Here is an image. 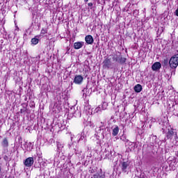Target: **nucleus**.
<instances>
[{
	"instance_id": "obj_1",
	"label": "nucleus",
	"mask_w": 178,
	"mask_h": 178,
	"mask_svg": "<svg viewBox=\"0 0 178 178\" xmlns=\"http://www.w3.org/2000/svg\"><path fill=\"white\" fill-rule=\"evenodd\" d=\"M170 67L171 69H176L178 66V54H176L171 57L169 60Z\"/></svg>"
},
{
	"instance_id": "obj_2",
	"label": "nucleus",
	"mask_w": 178,
	"mask_h": 178,
	"mask_svg": "<svg viewBox=\"0 0 178 178\" xmlns=\"http://www.w3.org/2000/svg\"><path fill=\"white\" fill-rule=\"evenodd\" d=\"M111 56L112 57L113 60H115L118 63H120V65H123L126 63V58L122 57L121 55H111Z\"/></svg>"
},
{
	"instance_id": "obj_3",
	"label": "nucleus",
	"mask_w": 178,
	"mask_h": 178,
	"mask_svg": "<svg viewBox=\"0 0 178 178\" xmlns=\"http://www.w3.org/2000/svg\"><path fill=\"white\" fill-rule=\"evenodd\" d=\"M103 67L104 69H111L112 67V58H111V55L103 61Z\"/></svg>"
},
{
	"instance_id": "obj_4",
	"label": "nucleus",
	"mask_w": 178,
	"mask_h": 178,
	"mask_svg": "<svg viewBox=\"0 0 178 178\" xmlns=\"http://www.w3.org/2000/svg\"><path fill=\"white\" fill-rule=\"evenodd\" d=\"M166 137L168 140H172L174 137H177V132L175 131L173 129H168Z\"/></svg>"
},
{
	"instance_id": "obj_5",
	"label": "nucleus",
	"mask_w": 178,
	"mask_h": 178,
	"mask_svg": "<svg viewBox=\"0 0 178 178\" xmlns=\"http://www.w3.org/2000/svg\"><path fill=\"white\" fill-rule=\"evenodd\" d=\"M24 165H25V166H26V168H31V166H33V165H34V158H33V157L27 158L24 161Z\"/></svg>"
},
{
	"instance_id": "obj_6",
	"label": "nucleus",
	"mask_w": 178,
	"mask_h": 178,
	"mask_svg": "<svg viewBox=\"0 0 178 178\" xmlns=\"http://www.w3.org/2000/svg\"><path fill=\"white\" fill-rule=\"evenodd\" d=\"M106 106H108V104H106V102H104L102 105H99L95 109V113H99V112H101L102 111H105V109H106Z\"/></svg>"
},
{
	"instance_id": "obj_7",
	"label": "nucleus",
	"mask_w": 178,
	"mask_h": 178,
	"mask_svg": "<svg viewBox=\"0 0 178 178\" xmlns=\"http://www.w3.org/2000/svg\"><path fill=\"white\" fill-rule=\"evenodd\" d=\"M83 78L81 75H76L74 79V83L75 84L80 85L83 83Z\"/></svg>"
},
{
	"instance_id": "obj_8",
	"label": "nucleus",
	"mask_w": 178,
	"mask_h": 178,
	"mask_svg": "<svg viewBox=\"0 0 178 178\" xmlns=\"http://www.w3.org/2000/svg\"><path fill=\"white\" fill-rule=\"evenodd\" d=\"M161 67H162V65L161 64V63L159 62H156L154 63L152 66V70L154 72H156L158 70H159V69H161Z\"/></svg>"
},
{
	"instance_id": "obj_9",
	"label": "nucleus",
	"mask_w": 178,
	"mask_h": 178,
	"mask_svg": "<svg viewBox=\"0 0 178 178\" xmlns=\"http://www.w3.org/2000/svg\"><path fill=\"white\" fill-rule=\"evenodd\" d=\"M86 42L88 43L89 45H92L94 43V38L91 35H88L85 38Z\"/></svg>"
},
{
	"instance_id": "obj_10",
	"label": "nucleus",
	"mask_w": 178,
	"mask_h": 178,
	"mask_svg": "<svg viewBox=\"0 0 178 178\" xmlns=\"http://www.w3.org/2000/svg\"><path fill=\"white\" fill-rule=\"evenodd\" d=\"M84 47V42H76L74 43V49H80Z\"/></svg>"
},
{
	"instance_id": "obj_11",
	"label": "nucleus",
	"mask_w": 178,
	"mask_h": 178,
	"mask_svg": "<svg viewBox=\"0 0 178 178\" xmlns=\"http://www.w3.org/2000/svg\"><path fill=\"white\" fill-rule=\"evenodd\" d=\"M127 168H129V163L127 162H122L121 163V169L124 173L127 172Z\"/></svg>"
},
{
	"instance_id": "obj_12",
	"label": "nucleus",
	"mask_w": 178,
	"mask_h": 178,
	"mask_svg": "<svg viewBox=\"0 0 178 178\" xmlns=\"http://www.w3.org/2000/svg\"><path fill=\"white\" fill-rule=\"evenodd\" d=\"M143 90V86L140 84H137L134 86V91L135 92H141Z\"/></svg>"
},
{
	"instance_id": "obj_13",
	"label": "nucleus",
	"mask_w": 178,
	"mask_h": 178,
	"mask_svg": "<svg viewBox=\"0 0 178 178\" xmlns=\"http://www.w3.org/2000/svg\"><path fill=\"white\" fill-rule=\"evenodd\" d=\"M113 136L115 137V136H118L119 134V127L115 126V127L113 129Z\"/></svg>"
},
{
	"instance_id": "obj_14",
	"label": "nucleus",
	"mask_w": 178,
	"mask_h": 178,
	"mask_svg": "<svg viewBox=\"0 0 178 178\" xmlns=\"http://www.w3.org/2000/svg\"><path fill=\"white\" fill-rule=\"evenodd\" d=\"M9 145L8 143V139L7 138H4L3 140V142H2V146L4 147H6Z\"/></svg>"
},
{
	"instance_id": "obj_15",
	"label": "nucleus",
	"mask_w": 178,
	"mask_h": 178,
	"mask_svg": "<svg viewBox=\"0 0 178 178\" xmlns=\"http://www.w3.org/2000/svg\"><path fill=\"white\" fill-rule=\"evenodd\" d=\"M38 41L39 40L35 38L31 39V42L33 45H37V44H38Z\"/></svg>"
},
{
	"instance_id": "obj_16",
	"label": "nucleus",
	"mask_w": 178,
	"mask_h": 178,
	"mask_svg": "<svg viewBox=\"0 0 178 178\" xmlns=\"http://www.w3.org/2000/svg\"><path fill=\"white\" fill-rule=\"evenodd\" d=\"M92 178H105V175H98V174H95L93 175V177Z\"/></svg>"
},
{
	"instance_id": "obj_17",
	"label": "nucleus",
	"mask_w": 178,
	"mask_h": 178,
	"mask_svg": "<svg viewBox=\"0 0 178 178\" xmlns=\"http://www.w3.org/2000/svg\"><path fill=\"white\" fill-rule=\"evenodd\" d=\"M57 147L58 149H62V148H63V146L60 144V143L57 142Z\"/></svg>"
},
{
	"instance_id": "obj_18",
	"label": "nucleus",
	"mask_w": 178,
	"mask_h": 178,
	"mask_svg": "<svg viewBox=\"0 0 178 178\" xmlns=\"http://www.w3.org/2000/svg\"><path fill=\"white\" fill-rule=\"evenodd\" d=\"M163 63L165 65V66H168L169 60H168V59H164Z\"/></svg>"
},
{
	"instance_id": "obj_19",
	"label": "nucleus",
	"mask_w": 178,
	"mask_h": 178,
	"mask_svg": "<svg viewBox=\"0 0 178 178\" xmlns=\"http://www.w3.org/2000/svg\"><path fill=\"white\" fill-rule=\"evenodd\" d=\"M41 34H47V33H48V30L47 29H42L41 30Z\"/></svg>"
},
{
	"instance_id": "obj_20",
	"label": "nucleus",
	"mask_w": 178,
	"mask_h": 178,
	"mask_svg": "<svg viewBox=\"0 0 178 178\" xmlns=\"http://www.w3.org/2000/svg\"><path fill=\"white\" fill-rule=\"evenodd\" d=\"M72 145H73V144H72V145H70V144L68 145L69 148L72 149V148H73V146H72Z\"/></svg>"
},
{
	"instance_id": "obj_21",
	"label": "nucleus",
	"mask_w": 178,
	"mask_h": 178,
	"mask_svg": "<svg viewBox=\"0 0 178 178\" xmlns=\"http://www.w3.org/2000/svg\"><path fill=\"white\" fill-rule=\"evenodd\" d=\"M88 6H92L93 4H92V3H88Z\"/></svg>"
},
{
	"instance_id": "obj_22",
	"label": "nucleus",
	"mask_w": 178,
	"mask_h": 178,
	"mask_svg": "<svg viewBox=\"0 0 178 178\" xmlns=\"http://www.w3.org/2000/svg\"><path fill=\"white\" fill-rule=\"evenodd\" d=\"M84 136H81V138H79V140H83Z\"/></svg>"
},
{
	"instance_id": "obj_23",
	"label": "nucleus",
	"mask_w": 178,
	"mask_h": 178,
	"mask_svg": "<svg viewBox=\"0 0 178 178\" xmlns=\"http://www.w3.org/2000/svg\"><path fill=\"white\" fill-rule=\"evenodd\" d=\"M85 1V2H88V0H84Z\"/></svg>"
},
{
	"instance_id": "obj_24",
	"label": "nucleus",
	"mask_w": 178,
	"mask_h": 178,
	"mask_svg": "<svg viewBox=\"0 0 178 178\" xmlns=\"http://www.w3.org/2000/svg\"><path fill=\"white\" fill-rule=\"evenodd\" d=\"M73 140V138H72V137H71V140Z\"/></svg>"
},
{
	"instance_id": "obj_25",
	"label": "nucleus",
	"mask_w": 178,
	"mask_h": 178,
	"mask_svg": "<svg viewBox=\"0 0 178 178\" xmlns=\"http://www.w3.org/2000/svg\"><path fill=\"white\" fill-rule=\"evenodd\" d=\"M0 173H1V168H0Z\"/></svg>"
}]
</instances>
